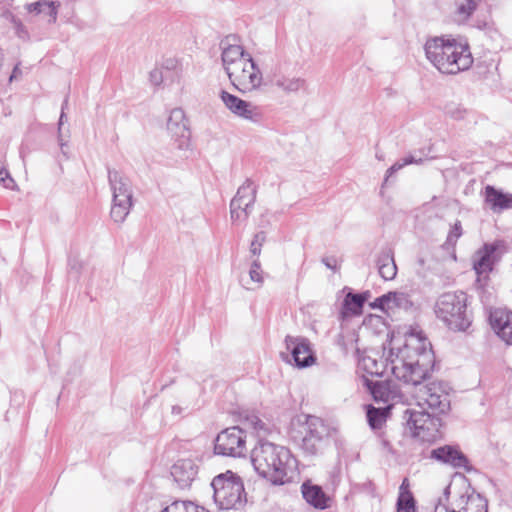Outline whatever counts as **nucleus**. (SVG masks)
<instances>
[{
  "instance_id": "f257e3e1",
  "label": "nucleus",
  "mask_w": 512,
  "mask_h": 512,
  "mask_svg": "<svg viewBox=\"0 0 512 512\" xmlns=\"http://www.w3.org/2000/svg\"><path fill=\"white\" fill-rule=\"evenodd\" d=\"M434 363L427 338L420 333H410L401 347L391 348L388 365L395 378L415 387L413 398L419 408L441 415L450 410L448 386L440 381L421 385L431 376Z\"/></svg>"
},
{
  "instance_id": "f03ea898",
  "label": "nucleus",
  "mask_w": 512,
  "mask_h": 512,
  "mask_svg": "<svg viewBox=\"0 0 512 512\" xmlns=\"http://www.w3.org/2000/svg\"><path fill=\"white\" fill-rule=\"evenodd\" d=\"M255 471L274 485L292 482L298 476V463L290 450L269 441L260 440L251 451Z\"/></svg>"
},
{
  "instance_id": "7ed1b4c3",
  "label": "nucleus",
  "mask_w": 512,
  "mask_h": 512,
  "mask_svg": "<svg viewBox=\"0 0 512 512\" xmlns=\"http://www.w3.org/2000/svg\"><path fill=\"white\" fill-rule=\"evenodd\" d=\"M427 60L441 73L457 74L473 63L469 46L451 37L429 38L424 45Z\"/></svg>"
},
{
  "instance_id": "20e7f679",
  "label": "nucleus",
  "mask_w": 512,
  "mask_h": 512,
  "mask_svg": "<svg viewBox=\"0 0 512 512\" xmlns=\"http://www.w3.org/2000/svg\"><path fill=\"white\" fill-rule=\"evenodd\" d=\"M222 64L231 84L240 92L260 89L263 75L250 53L240 45H228L222 51Z\"/></svg>"
},
{
  "instance_id": "39448f33",
  "label": "nucleus",
  "mask_w": 512,
  "mask_h": 512,
  "mask_svg": "<svg viewBox=\"0 0 512 512\" xmlns=\"http://www.w3.org/2000/svg\"><path fill=\"white\" fill-rule=\"evenodd\" d=\"M468 296L463 291L442 294L435 304L436 316L454 331H465L471 324Z\"/></svg>"
},
{
  "instance_id": "423d86ee",
  "label": "nucleus",
  "mask_w": 512,
  "mask_h": 512,
  "mask_svg": "<svg viewBox=\"0 0 512 512\" xmlns=\"http://www.w3.org/2000/svg\"><path fill=\"white\" fill-rule=\"evenodd\" d=\"M108 181L112 192L111 219L122 224L133 207V188L130 179L122 172L108 169Z\"/></svg>"
},
{
  "instance_id": "0eeeda50",
  "label": "nucleus",
  "mask_w": 512,
  "mask_h": 512,
  "mask_svg": "<svg viewBox=\"0 0 512 512\" xmlns=\"http://www.w3.org/2000/svg\"><path fill=\"white\" fill-rule=\"evenodd\" d=\"M213 497L221 509H233L243 502L244 486L241 478L232 471L219 474L212 480Z\"/></svg>"
},
{
  "instance_id": "6e6552de",
  "label": "nucleus",
  "mask_w": 512,
  "mask_h": 512,
  "mask_svg": "<svg viewBox=\"0 0 512 512\" xmlns=\"http://www.w3.org/2000/svg\"><path fill=\"white\" fill-rule=\"evenodd\" d=\"M404 419L414 437L422 441H435L440 435L441 420L426 409H406Z\"/></svg>"
},
{
  "instance_id": "1a4fd4ad",
  "label": "nucleus",
  "mask_w": 512,
  "mask_h": 512,
  "mask_svg": "<svg viewBox=\"0 0 512 512\" xmlns=\"http://www.w3.org/2000/svg\"><path fill=\"white\" fill-rule=\"evenodd\" d=\"M449 494L450 487H446L443 496L435 505L434 512H487L486 499L474 491H467L452 502L449 501Z\"/></svg>"
},
{
  "instance_id": "9d476101",
  "label": "nucleus",
  "mask_w": 512,
  "mask_h": 512,
  "mask_svg": "<svg viewBox=\"0 0 512 512\" xmlns=\"http://www.w3.org/2000/svg\"><path fill=\"white\" fill-rule=\"evenodd\" d=\"M215 453L230 457H243L246 455V433L234 426L223 430L215 440Z\"/></svg>"
},
{
  "instance_id": "9b49d317",
  "label": "nucleus",
  "mask_w": 512,
  "mask_h": 512,
  "mask_svg": "<svg viewBox=\"0 0 512 512\" xmlns=\"http://www.w3.org/2000/svg\"><path fill=\"white\" fill-rule=\"evenodd\" d=\"M219 98L225 108L235 117L248 121L252 124H259L263 120V113L259 106L240 97L220 90Z\"/></svg>"
},
{
  "instance_id": "f8f14e48",
  "label": "nucleus",
  "mask_w": 512,
  "mask_h": 512,
  "mask_svg": "<svg viewBox=\"0 0 512 512\" xmlns=\"http://www.w3.org/2000/svg\"><path fill=\"white\" fill-rule=\"evenodd\" d=\"M500 260L498 247L495 244H485L476 251L473 256V269L476 273V284L480 288H485L490 280V274L494 266Z\"/></svg>"
},
{
  "instance_id": "ddd939ff",
  "label": "nucleus",
  "mask_w": 512,
  "mask_h": 512,
  "mask_svg": "<svg viewBox=\"0 0 512 512\" xmlns=\"http://www.w3.org/2000/svg\"><path fill=\"white\" fill-rule=\"evenodd\" d=\"M269 83L284 94H297L305 90L306 80L288 73L282 65L274 67L268 75Z\"/></svg>"
},
{
  "instance_id": "4468645a",
  "label": "nucleus",
  "mask_w": 512,
  "mask_h": 512,
  "mask_svg": "<svg viewBox=\"0 0 512 512\" xmlns=\"http://www.w3.org/2000/svg\"><path fill=\"white\" fill-rule=\"evenodd\" d=\"M285 345L290 352L295 366L298 368H306L315 363L316 357L312 350L311 343L307 338L287 335Z\"/></svg>"
},
{
  "instance_id": "2eb2a0df",
  "label": "nucleus",
  "mask_w": 512,
  "mask_h": 512,
  "mask_svg": "<svg viewBox=\"0 0 512 512\" xmlns=\"http://www.w3.org/2000/svg\"><path fill=\"white\" fill-rule=\"evenodd\" d=\"M167 130L180 150L187 149L190 141V130L187 125L185 113L181 108L170 111L167 120Z\"/></svg>"
},
{
  "instance_id": "dca6fc26",
  "label": "nucleus",
  "mask_w": 512,
  "mask_h": 512,
  "mask_svg": "<svg viewBox=\"0 0 512 512\" xmlns=\"http://www.w3.org/2000/svg\"><path fill=\"white\" fill-rule=\"evenodd\" d=\"M306 429L303 448L314 454L318 450V444L329 435L330 428L320 417L309 415L306 419Z\"/></svg>"
},
{
  "instance_id": "f3484780",
  "label": "nucleus",
  "mask_w": 512,
  "mask_h": 512,
  "mask_svg": "<svg viewBox=\"0 0 512 512\" xmlns=\"http://www.w3.org/2000/svg\"><path fill=\"white\" fill-rule=\"evenodd\" d=\"M484 205L494 214L512 209V193H505L492 185L485 186L483 192Z\"/></svg>"
},
{
  "instance_id": "a211bd4d",
  "label": "nucleus",
  "mask_w": 512,
  "mask_h": 512,
  "mask_svg": "<svg viewBox=\"0 0 512 512\" xmlns=\"http://www.w3.org/2000/svg\"><path fill=\"white\" fill-rule=\"evenodd\" d=\"M198 474V465L194 459L177 460L171 467V475L180 488H187Z\"/></svg>"
},
{
  "instance_id": "6ab92c4d",
  "label": "nucleus",
  "mask_w": 512,
  "mask_h": 512,
  "mask_svg": "<svg viewBox=\"0 0 512 512\" xmlns=\"http://www.w3.org/2000/svg\"><path fill=\"white\" fill-rule=\"evenodd\" d=\"M412 306L408 294L404 292H388L374 300L371 307L380 309L381 311L390 314L395 309L407 310Z\"/></svg>"
},
{
  "instance_id": "aec40b11",
  "label": "nucleus",
  "mask_w": 512,
  "mask_h": 512,
  "mask_svg": "<svg viewBox=\"0 0 512 512\" xmlns=\"http://www.w3.org/2000/svg\"><path fill=\"white\" fill-rule=\"evenodd\" d=\"M301 492L305 501L315 509L324 510L330 507L331 498L319 485L306 481L301 486Z\"/></svg>"
},
{
  "instance_id": "412c9836",
  "label": "nucleus",
  "mask_w": 512,
  "mask_h": 512,
  "mask_svg": "<svg viewBox=\"0 0 512 512\" xmlns=\"http://www.w3.org/2000/svg\"><path fill=\"white\" fill-rule=\"evenodd\" d=\"M431 457L454 468H468L467 457L459 449L452 446H443L432 450Z\"/></svg>"
},
{
  "instance_id": "4be33fe9",
  "label": "nucleus",
  "mask_w": 512,
  "mask_h": 512,
  "mask_svg": "<svg viewBox=\"0 0 512 512\" xmlns=\"http://www.w3.org/2000/svg\"><path fill=\"white\" fill-rule=\"evenodd\" d=\"M371 393L375 401L390 403L388 407L394 405L402 398L397 386L390 382H375L371 387Z\"/></svg>"
},
{
  "instance_id": "5701e85b",
  "label": "nucleus",
  "mask_w": 512,
  "mask_h": 512,
  "mask_svg": "<svg viewBox=\"0 0 512 512\" xmlns=\"http://www.w3.org/2000/svg\"><path fill=\"white\" fill-rule=\"evenodd\" d=\"M256 200V186L250 179H247L237 190L236 195L231 200V206L239 208L244 205L246 208L251 209Z\"/></svg>"
},
{
  "instance_id": "b1692460",
  "label": "nucleus",
  "mask_w": 512,
  "mask_h": 512,
  "mask_svg": "<svg viewBox=\"0 0 512 512\" xmlns=\"http://www.w3.org/2000/svg\"><path fill=\"white\" fill-rule=\"evenodd\" d=\"M379 275L385 280H393L397 274V266L391 250L382 251L377 259Z\"/></svg>"
},
{
  "instance_id": "393cba45",
  "label": "nucleus",
  "mask_w": 512,
  "mask_h": 512,
  "mask_svg": "<svg viewBox=\"0 0 512 512\" xmlns=\"http://www.w3.org/2000/svg\"><path fill=\"white\" fill-rule=\"evenodd\" d=\"M482 3L483 0H455V20L458 23H466Z\"/></svg>"
},
{
  "instance_id": "a878e982",
  "label": "nucleus",
  "mask_w": 512,
  "mask_h": 512,
  "mask_svg": "<svg viewBox=\"0 0 512 512\" xmlns=\"http://www.w3.org/2000/svg\"><path fill=\"white\" fill-rule=\"evenodd\" d=\"M248 278L242 277L240 283L242 287L247 290H256L260 288L264 283L263 270L258 259L252 261L249 271Z\"/></svg>"
},
{
  "instance_id": "bb28decb",
  "label": "nucleus",
  "mask_w": 512,
  "mask_h": 512,
  "mask_svg": "<svg viewBox=\"0 0 512 512\" xmlns=\"http://www.w3.org/2000/svg\"><path fill=\"white\" fill-rule=\"evenodd\" d=\"M489 322L494 332L500 336L512 322V312L505 308H495L490 311Z\"/></svg>"
},
{
  "instance_id": "cd10ccee",
  "label": "nucleus",
  "mask_w": 512,
  "mask_h": 512,
  "mask_svg": "<svg viewBox=\"0 0 512 512\" xmlns=\"http://www.w3.org/2000/svg\"><path fill=\"white\" fill-rule=\"evenodd\" d=\"M59 7H60L59 2L48 1V0H39L37 2L26 4L25 9L29 13H33L35 15L46 14V15L50 16L51 22H55L57 19Z\"/></svg>"
},
{
  "instance_id": "c85d7f7f",
  "label": "nucleus",
  "mask_w": 512,
  "mask_h": 512,
  "mask_svg": "<svg viewBox=\"0 0 512 512\" xmlns=\"http://www.w3.org/2000/svg\"><path fill=\"white\" fill-rule=\"evenodd\" d=\"M365 301L366 297L364 294L348 293L343 301L342 314L344 316L360 315Z\"/></svg>"
},
{
  "instance_id": "c756f323",
  "label": "nucleus",
  "mask_w": 512,
  "mask_h": 512,
  "mask_svg": "<svg viewBox=\"0 0 512 512\" xmlns=\"http://www.w3.org/2000/svg\"><path fill=\"white\" fill-rule=\"evenodd\" d=\"M427 159V155L424 150L419 152L411 153L405 156L403 159L395 162L386 172V179L391 177L394 173L398 172L402 168L410 164H422Z\"/></svg>"
},
{
  "instance_id": "7c9ffc66",
  "label": "nucleus",
  "mask_w": 512,
  "mask_h": 512,
  "mask_svg": "<svg viewBox=\"0 0 512 512\" xmlns=\"http://www.w3.org/2000/svg\"><path fill=\"white\" fill-rule=\"evenodd\" d=\"M160 69L170 78V83L179 82L181 77V69L177 59L167 58L165 59Z\"/></svg>"
},
{
  "instance_id": "2f4dec72",
  "label": "nucleus",
  "mask_w": 512,
  "mask_h": 512,
  "mask_svg": "<svg viewBox=\"0 0 512 512\" xmlns=\"http://www.w3.org/2000/svg\"><path fill=\"white\" fill-rule=\"evenodd\" d=\"M397 512H415V501L410 491L399 493Z\"/></svg>"
},
{
  "instance_id": "473e14b6",
  "label": "nucleus",
  "mask_w": 512,
  "mask_h": 512,
  "mask_svg": "<svg viewBox=\"0 0 512 512\" xmlns=\"http://www.w3.org/2000/svg\"><path fill=\"white\" fill-rule=\"evenodd\" d=\"M385 412L370 406L367 410V420L373 429L380 428L385 421Z\"/></svg>"
},
{
  "instance_id": "72a5a7b5",
  "label": "nucleus",
  "mask_w": 512,
  "mask_h": 512,
  "mask_svg": "<svg viewBox=\"0 0 512 512\" xmlns=\"http://www.w3.org/2000/svg\"><path fill=\"white\" fill-rule=\"evenodd\" d=\"M462 224L459 220H457L450 228L449 233L446 239V245L449 247H454L458 241V239L462 236Z\"/></svg>"
},
{
  "instance_id": "f704fd0d",
  "label": "nucleus",
  "mask_w": 512,
  "mask_h": 512,
  "mask_svg": "<svg viewBox=\"0 0 512 512\" xmlns=\"http://www.w3.org/2000/svg\"><path fill=\"white\" fill-rule=\"evenodd\" d=\"M246 422L258 436L265 435L268 432L266 424L256 415H251L246 418Z\"/></svg>"
},
{
  "instance_id": "c9c22d12",
  "label": "nucleus",
  "mask_w": 512,
  "mask_h": 512,
  "mask_svg": "<svg viewBox=\"0 0 512 512\" xmlns=\"http://www.w3.org/2000/svg\"><path fill=\"white\" fill-rule=\"evenodd\" d=\"M266 241V234L265 232L261 231L254 235V238L250 245V252L253 256H259L261 254V249Z\"/></svg>"
},
{
  "instance_id": "e433bc0d",
  "label": "nucleus",
  "mask_w": 512,
  "mask_h": 512,
  "mask_svg": "<svg viewBox=\"0 0 512 512\" xmlns=\"http://www.w3.org/2000/svg\"><path fill=\"white\" fill-rule=\"evenodd\" d=\"M250 213L251 209L246 208L244 205H240L239 208L235 207V209L230 205V216L233 222L245 221Z\"/></svg>"
},
{
  "instance_id": "4c0bfd02",
  "label": "nucleus",
  "mask_w": 512,
  "mask_h": 512,
  "mask_svg": "<svg viewBox=\"0 0 512 512\" xmlns=\"http://www.w3.org/2000/svg\"><path fill=\"white\" fill-rule=\"evenodd\" d=\"M149 80L152 85L160 86L164 82L170 80V78L160 68H154L149 73Z\"/></svg>"
},
{
  "instance_id": "58836bf2",
  "label": "nucleus",
  "mask_w": 512,
  "mask_h": 512,
  "mask_svg": "<svg viewBox=\"0 0 512 512\" xmlns=\"http://www.w3.org/2000/svg\"><path fill=\"white\" fill-rule=\"evenodd\" d=\"M446 113L453 119L460 120L465 118L466 109L459 105H449L446 107Z\"/></svg>"
},
{
  "instance_id": "ea45409f",
  "label": "nucleus",
  "mask_w": 512,
  "mask_h": 512,
  "mask_svg": "<svg viewBox=\"0 0 512 512\" xmlns=\"http://www.w3.org/2000/svg\"><path fill=\"white\" fill-rule=\"evenodd\" d=\"M0 185L4 188L12 189L14 180L10 177L8 171L0 164Z\"/></svg>"
},
{
  "instance_id": "a19ab883",
  "label": "nucleus",
  "mask_w": 512,
  "mask_h": 512,
  "mask_svg": "<svg viewBox=\"0 0 512 512\" xmlns=\"http://www.w3.org/2000/svg\"><path fill=\"white\" fill-rule=\"evenodd\" d=\"M474 26L480 30L491 31L494 28V23L490 16H485L483 19H477Z\"/></svg>"
},
{
  "instance_id": "79ce46f5",
  "label": "nucleus",
  "mask_w": 512,
  "mask_h": 512,
  "mask_svg": "<svg viewBox=\"0 0 512 512\" xmlns=\"http://www.w3.org/2000/svg\"><path fill=\"white\" fill-rule=\"evenodd\" d=\"M354 342H356L354 334L350 335V343H345L344 341L342 342L341 339L338 340V344L342 347L345 353H348L352 349L357 350V347L354 345Z\"/></svg>"
},
{
  "instance_id": "37998d69",
  "label": "nucleus",
  "mask_w": 512,
  "mask_h": 512,
  "mask_svg": "<svg viewBox=\"0 0 512 512\" xmlns=\"http://www.w3.org/2000/svg\"><path fill=\"white\" fill-rule=\"evenodd\" d=\"M161 512H187L186 502L174 503L170 507L165 508Z\"/></svg>"
},
{
  "instance_id": "c03bdc74",
  "label": "nucleus",
  "mask_w": 512,
  "mask_h": 512,
  "mask_svg": "<svg viewBox=\"0 0 512 512\" xmlns=\"http://www.w3.org/2000/svg\"><path fill=\"white\" fill-rule=\"evenodd\" d=\"M506 344L512 345V321L510 325L506 327V330L499 336Z\"/></svg>"
},
{
  "instance_id": "a18cd8bd",
  "label": "nucleus",
  "mask_w": 512,
  "mask_h": 512,
  "mask_svg": "<svg viewBox=\"0 0 512 512\" xmlns=\"http://www.w3.org/2000/svg\"><path fill=\"white\" fill-rule=\"evenodd\" d=\"M322 263L328 268L333 271H336L338 269L337 259L335 257H324L322 259Z\"/></svg>"
},
{
  "instance_id": "49530a36",
  "label": "nucleus",
  "mask_w": 512,
  "mask_h": 512,
  "mask_svg": "<svg viewBox=\"0 0 512 512\" xmlns=\"http://www.w3.org/2000/svg\"><path fill=\"white\" fill-rule=\"evenodd\" d=\"M67 105H68V100L65 99V101L62 104V111H61V115H60L59 123H58V135H61V128H62V125L64 124L65 119H66V115H65L64 110L67 107Z\"/></svg>"
},
{
  "instance_id": "de8ad7c7",
  "label": "nucleus",
  "mask_w": 512,
  "mask_h": 512,
  "mask_svg": "<svg viewBox=\"0 0 512 512\" xmlns=\"http://www.w3.org/2000/svg\"><path fill=\"white\" fill-rule=\"evenodd\" d=\"M58 143H59V146H60V149H61V153H62L66 158H68V153H67V143L63 141V139H62V136H61V135H58Z\"/></svg>"
},
{
  "instance_id": "09e8293b",
  "label": "nucleus",
  "mask_w": 512,
  "mask_h": 512,
  "mask_svg": "<svg viewBox=\"0 0 512 512\" xmlns=\"http://www.w3.org/2000/svg\"><path fill=\"white\" fill-rule=\"evenodd\" d=\"M187 512H199L198 507L192 503H186Z\"/></svg>"
},
{
  "instance_id": "8fccbe9b",
  "label": "nucleus",
  "mask_w": 512,
  "mask_h": 512,
  "mask_svg": "<svg viewBox=\"0 0 512 512\" xmlns=\"http://www.w3.org/2000/svg\"><path fill=\"white\" fill-rule=\"evenodd\" d=\"M406 482H407V480L405 479V480L403 481V483L401 484V486H400V492H399V493H402V491H409V490L407 489L408 485L406 484Z\"/></svg>"
},
{
  "instance_id": "3c124183",
  "label": "nucleus",
  "mask_w": 512,
  "mask_h": 512,
  "mask_svg": "<svg viewBox=\"0 0 512 512\" xmlns=\"http://www.w3.org/2000/svg\"><path fill=\"white\" fill-rule=\"evenodd\" d=\"M179 412H180V408L177 406H173L172 413H179Z\"/></svg>"
},
{
  "instance_id": "603ef678",
  "label": "nucleus",
  "mask_w": 512,
  "mask_h": 512,
  "mask_svg": "<svg viewBox=\"0 0 512 512\" xmlns=\"http://www.w3.org/2000/svg\"><path fill=\"white\" fill-rule=\"evenodd\" d=\"M17 70H18V67L16 66V67L14 68L13 74H12V75H11V77H10V81H12V79H13V77H14L15 73L17 72Z\"/></svg>"
},
{
  "instance_id": "864d4df0",
  "label": "nucleus",
  "mask_w": 512,
  "mask_h": 512,
  "mask_svg": "<svg viewBox=\"0 0 512 512\" xmlns=\"http://www.w3.org/2000/svg\"><path fill=\"white\" fill-rule=\"evenodd\" d=\"M424 263H425V260H424L423 258H420V259L418 260V264H419L420 266H423V265H424Z\"/></svg>"
}]
</instances>
